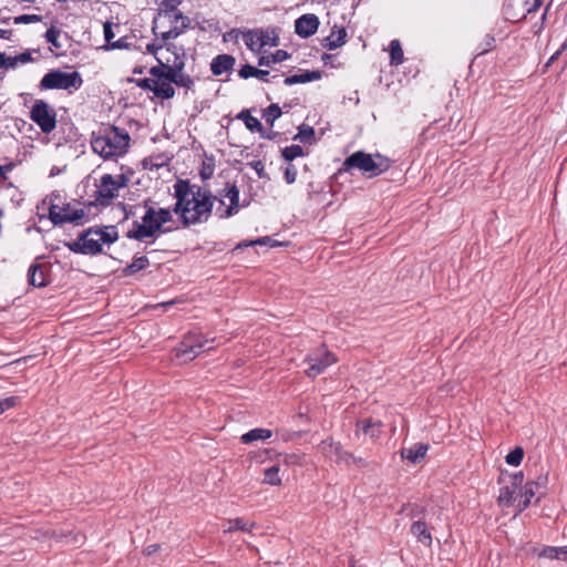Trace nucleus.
I'll use <instances>...</instances> for the list:
<instances>
[{
  "label": "nucleus",
  "instance_id": "f257e3e1",
  "mask_svg": "<svg viewBox=\"0 0 567 567\" xmlns=\"http://www.w3.org/2000/svg\"><path fill=\"white\" fill-rule=\"evenodd\" d=\"M174 197L173 212L185 227L207 221L216 199L209 190L183 179L174 184Z\"/></svg>",
  "mask_w": 567,
  "mask_h": 567
},
{
  "label": "nucleus",
  "instance_id": "f03ea898",
  "mask_svg": "<svg viewBox=\"0 0 567 567\" xmlns=\"http://www.w3.org/2000/svg\"><path fill=\"white\" fill-rule=\"evenodd\" d=\"M131 142L130 134L116 126H107L92 135L91 147L103 159H115L125 155Z\"/></svg>",
  "mask_w": 567,
  "mask_h": 567
},
{
  "label": "nucleus",
  "instance_id": "7ed1b4c3",
  "mask_svg": "<svg viewBox=\"0 0 567 567\" xmlns=\"http://www.w3.org/2000/svg\"><path fill=\"white\" fill-rule=\"evenodd\" d=\"M145 214L142 221H135L133 228L128 230L127 237L140 241H145L155 238L157 235L165 233L163 226L173 220V209L171 208H155L144 204Z\"/></svg>",
  "mask_w": 567,
  "mask_h": 567
},
{
  "label": "nucleus",
  "instance_id": "20e7f679",
  "mask_svg": "<svg viewBox=\"0 0 567 567\" xmlns=\"http://www.w3.org/2000/svg\"><path fill=\"white\" fill-rule=\"evenodd\" d=\"M118 238L114 226L91 227L68 244L71 251L83 255H97L102 252L103 245H111Z\"/></svg>",
  "mask_w": 567,
  "mask_h": 567
},
{
  "label": "nucleus",
  "instance_id": "39448f33",
  "mask_svg": "<svg viewBox=\"0 0 567 567\" xmlns=\"http://www.w3.org/2000/svg\"><path fill=\"white\" fill-rule=\"evenodd\" d=\"M347 168H358L369 177L377 176L384 172L389 165L381 155L372 156L364 152H355L344 161Z\"/></svg>",
  "mask_w": 567,
  "mask_h": 567
},
{
  "label": "nucleus",
  "instance_id": "423d86ee",
  "mask_svg": "<svg viewBox=\"0 0 567 567\" xmlns=\"http://www.w3.org/2000/svg\"><path fill=\"white\" fill-rule=\"evenodd\" d=\"M214 340H207L202 334L188 333L174 349L175 358L187 362L195 359L199 353L212 350Z\"/></svg>",
  "mask_w": 567,
  "mask_h": 567
},
{
  "label": "nucleus",
  "instance_id": "0eeeda50",
  "mask_svg": "<svg viewBox=\"0 0 567 567\" xmlns=\"http://www.w3.org/2000/svg\"><path fill=\"white\" fill-rule=\"evenodd\" d=\"M147 51L153 53L159 63V65H156L155 68H163L165 72L185 68V53L183 48H177L175 44L155 48L154 44H148Z\"/></svg>",
  "mask_w": 567,
  "mask_h": 567
},
{
  "label": "nucleus",
  "instance_id": "6e6552de",
  "mask_svg": "<svg viewBox=\"0 0 567 567\" xmlns=\"http://www.w3.org/2000/svg\"><path fill=\"white\" fill-rule=\"evenodd\" d=\"M82 78L79 72H63L52 70L48 72L40 81L42 90H78L82 85Z\"/></svg>",
  "mask_w": 567,
  "mask_h": 567
},
{
  "label": "nucleus",
  "instance_id": "1a4fd4ad",
  "mask_svg": "<svg viewBox=\"0 0 567 567\" xmlns=\"http://www.w3.org/2000/svg\"><path fill=\"white\" fill-rule=\"evenodd\" d=\"M128 183V178L124 174L113 176L105 174L101 177L100 184L96 186L95 200L100 205H107L118 195V190L124 188Z\"/></svg>",
  "mask_w": 567,
  "mask_h": 567
},
{
  "label": "nucleus",
  "instance_id": "9d476101",
  "mask_svg": "<svg viewBox=\"0 0 567 567\" xmlns=\"http://www.w3.org/2000/svg\"><path fill=\"white\" fill-rule=\"evenodd\" d=\"M86 214L83 208H75L71 204H54L50 203L49 218L54 225H62L66 223L80 225L83 223Z\"/></svg>",
  "mask_w": 567,
  "mask_h": 567
},
{
  "label": "nucleus",
  "instance_id": "9b49d317",
  "mask_svg": "<svg viewBox=\"0 0 567 567\" xmlns=\"http://www.w3.org/2000/svg\"><path fill=\"white\" fill-rule=\"evenodd\" d=\"M30 118L43 133H51L56 127V113L54 109L43 100H37L31 107Z\"/></svg>",
  "mask_w": 567,
  "mask_h": 567
},
{
  "label": "nucleus",
  "instance_id": "f8f14e48",
  "mask_svg": "<svg viewBox=\"0 0 567 567\" xmlns=\"http://www.w3.org/2000/svg\"><path fill=\"white\" fill-rule=\"evenodd\" d=\"M336 361L334 354L324 347H321L307 354L305 362L308 364V368L305 370V373L310 378H316Z\"/></svg>",
  "mask_w": 567,
  "mask_h": 567
},
{
  "label": "nucleus",
  "instance_id": "ddd939ff",
  "mask_svg": "<svg viewBox=\"0 0 567 567\" xmlns=\"http://www.w3.org/2000/svg\"><path fill=\"white\" fill-rule=\"evenodd\" d=\"M220 206L216 213L220 218H229L239 210V189L233 184L228 185L221 193L219 198Z\"/></svg>",
  "mask_w": 567,
  "mask_h": 567
},
{
  "label": "nucleus",
  "instance_id": "4468645a",
  "mask_svg": "<svg viewBox=\"0 0 567 567\" xmlns=\"http://www.w3.org/2000/svg\"><path fill=\"white\" fill-rule=\"evenodd\" d=\"M150 74L154 76L153 93L162 100H169L175 95V89L171 81L169 72H165L163 68H151Z\"/></svg>",
  "mask_w": 567,
  "mask_h": 567
},
{
  "label": "nucleus",
  "instance_id": "2eb2a0df",
  "mask_svg": "<svg viewBox=\"0 0 567 567\" xmlns=\"http://www.w3.org/2000/svg\"><path fill=\"white\" fill-rule=\"evenodd\" d=\"M547 484L546 476H539L536 481L527 482L524 488L520 491V496L518 501V512H523L532 502V498L537 496V502L540 499L542 489L545 488Z\"/></svg>",
  "mask_w": 567,
  "mask_h": 567
},
{
  "label": "nucleus",
  "instance_id": "dca6fc26",
  "mask_svg": "<svg viewBox=\"0 0 567 567\" xmlns=\"http://www.w3.org/2000/svg\"><path fill=\"white\" fill-rule=\"evenodd\" d=\"M319 449L327 458H330L336 463L350 465L351 461H355V456L352 453L344 451L340 443L327 440L320 444Z\"/></svg>",
  "mask_w": 567,
  "mask_h": 567
},
{
  "label": "nucleus",
  "instance_id": "f3484780",
  "mask_svg": "<svg viewBox=\"0 0 567 567\" xmlns=\"http://www.w3.org/2000/svg\"><path fill=\"white\" fill-rule=\"evenodd\" d=\"M166 16L169 18L173 25L169 28V30L162 33V39L165 42L172 39H176L184 32L186 28H188L189 24V19L184 17L177 10H166Z\"/></svg>",
  "mask_w": 567,
  "mask_h": 567
},
{
  "label": "nucleus",
  "instance_id": "a211bd4d",
  "mask_svg": "<svg viewBox=\"0 0 567 567\" xmlns=\"http://www.w3.org/2000/svg\"><path fill=\"white\" fill-rule=\"evenodd\" d=\"M318 27V17L312 13H307L296 20L295 32L301 38H309L317 32Z\"/></svg>",
  "mask_w": 567,
  "mask_h": 567
},
{
  "label": "nucleus",
  "instance_id": "6ab92c4d",
  "mask_svg": "<svg viewBox=\"0 0 567 567\" xmlns=\"http://www.w3.org/2000/svg\"><path fill=\"white\" fill-rule=\"evenodd\" d=\"M235 58L229 54H219L213 59L210 70L214 75H221L233 69Z\"/></svg>",
  "mask_w": 567,
  "mask_h": 567
},
{
  "label": "nucleus",
  "instance_id": "aec40b11",
  "mask_svg": "<svg viewBox=\"0 0 567 567\" xmlns=\"http://www.w3.org/2000/svg\"><path fill=\"white\" fill-rule=\"evenodd\" d=\"M427 450H429L427 444L416 443L410 447L402 449L401 456H402V458H406L411 463L416 464L424 458Z\"/></svg>",
  "mask_w": 567,
  "mask_h": 567
},
{
  "label": "nucleus",
  "instance_id": "412c9836",
  "mask_svg": "<svg viewBox=\"0 0 567 567\" xmlns=\"http://www.w3.org/2000/svg\"><path fill=\"white\" fill-rule=\"evenodd\" d=\"M411 534L422 545L430 547L432 545V535L427 525L423 520H415L411 526Z\"/></svg>",
  "mask_w": 567,
  "mask_h": 567
},
{
  "label": "nucleus",
  "instance_id": "4be33fe9",
  "mask_svg": "<svg viewBox=\"0 0 567 567\" xmlns=\"http://www.w3.org/2000/svg\"><path fill=\"white\" fill-rule=\"evenodd\" d=\"M322 78V73L320 71H303L300 74H293L290 76H287L284 80L285 85H293L298 83H307L312 81H318Z\"/></svg>",
  "mask_w": 567,
  "mask_h": 567
},
{
  "label": "nucleus",
  "instance_id": "5701e85b",
  "mask_svg": "<svg viewBox=\"0 0 567 567\" xmlns=\"http://www.w3.org/2000/svg\"><path fill=\"white\" fill-rule=\"evenodd\" d=\"M347 32L343 28L333 29L324 39L323 47L328 50H334L346 43Z\"/></svg>",
  "mask_w": 567,
  "mask_h": 567
},
{
  "label": "nucleus",
  "instance_id": "b1692460",
  "mask_svg": "<svg viewBox=\"0 0 567 567\" xmlns=\"http://www.w3.org/2000/svg\"><path fill=\"white\" fill-rule=\"evenodd\" d=\"M28 282L33 287H44L47 285L45 275L42 266L31 265L28 270Z\"/></svg>",
  "mask_w": 567,
  "mask_h": 567
},
{
  "label": "nucleus",
  "instance_id": "393cba45",
  "mask_svg": "<svg viewBox=\"0 0 567 567\" xmlns=\"http://www.w3.org/2000/svg\"><path fill=\"white\" fill-rule=\"evenodd\" d=\"M272 432L268 429H252L247 433L243 434L240 440L244 444H250L255 441H266L270 439Z\"/></svg>",
  "mask_w": 567,
  "mask_h": 567
},
{
  "label": "nucleus",
  "instance_id": "a878e982",
  "mask_svg": "<svg viewBox=\"0 0 567 567\" xmlns=\"http://www.w3.org/2000/svg\"><path fill=\"white\" fill-rule=\"evenodd\" d=\"M184 68H179L178 70H172L169 72L171 74V81L173 84L185 87L187 90L192 89L194 85L193 79L183 72Z\"/></svg>",
  "mask_w": 567,
  "mask_h": 567
},
{
  "label": "nucleus",
  "instance_id": "bb28decb",
  "mask_svg": "<svg viewBox=\"0 0 567 567\" xmlns=\"http://www.w3.org/2000/svg\"><path fill=\"white\" fill-rule=\"evenodd\" d=\"M538 556L548 559L567 560V546H545L543 547Z\"/></svg>",
  "mask_w": 567,
  "mask_h": 567
},
{
  "label": "nucleus",
  "instance_id": "cd10ccee",
  "mask_svg": "<svg viewBox=\"0 0 567 567\" xmlns=\"http://www.w3.org/2000/svg\"><path fill=\"white\" fill-rule=\"evenodd\" d=\"M358 431H362L372 440H377L381 433V422H373L371 420H363L357 424Z\"/></svg>",
  "mask_w": 567,
  "mask_h": 567
},
{
  "label": "nucleus",
  "instance_id": "c85d7f7f",
  "mask_svg": "<svg viewBox=\"0 0 567 567\" xmlns=\"http://www.w3.org/2000/svg\"><path fill=\"white\" fill-rule=\"evenodd\" d=\"M239 76L243 79L257 78L264 82H268L269 72L266 70L257 69L252 65L246 64L239 71Z\"/></svg>",
  "mask_w": 567,
  "mask_h": 567
},
{
  "label": "nucleus",
  "instance_id": "c756f323",
  "mask_svg": "<svg viewBox=\"0 0 567 567\" xmlns=\"http://www.w3.org/2000/svg\"><path fill=\"white\" fill-rule=\"evenodd\" d=\"M289 58V53L285 50H277L275 53L262 55L258 60L260 66H270L272 64L282 62Z\"/></svg>",
  "mask_w": 567,
  "mask_h": 567
},
{
  "label": "nucleus",
  "instance_id": "7c9ffc66",
  "mask_svg": "<svg viewBox=\"0 0 567 567\" xmlns=\"http://www.w3.org/2000/svg\"><path fill=\"white\" fill-rule=\"evenodd\" d=\"M262 31L257 32H248L245 35V43L246 45L255 51V50H261L264 47L267 45V41H262Z\"/></svg>",
  "mask_w": 567,
  "mask_h": 567
},
{
  "label": "nucleus",
  "instance_id": "2f4dec72",
  "mask_svg": "<svg viewBox=\"0 0 567 567\" xmlns=\"http://www.w3.org/2000/svg\"><path fill=\"white\" fill-rule=\"evenodd\" d=\"M238 118H240L246 127L251 131V132H261L262 131V124L260 123V121L250 115V113L248 111H241L238 115Z\"/></svg>",
  "mask_w": 567,
  "mask_h": 567
},
{
  "label": "nucleus",
  "instance_id": "473e14b6",
  "mask_svg": "<svg viewBox=\"0 0 567 567\" xmlns=\"http://www.w3.org/2000/svg\"><path fill=\"white\" fill-rule=\"evenodd\" d=\"M516 491L517 488H514L512 485L502 487L498 495V503L506 507L513 505L516 499Z\"/></svg>",
  "mask_w": 567,
  "mask_h": 567
},
{
  "label": "nucleus",
  "instance_id": "72a5a7b5",
  "mask_svg": "<svg viewBox=\"0 0 567 567\" xmlns=\"http://www.w3.org/2000/svg\"><path fill=\"white\" fill-rule=\"evenodd\" d=\"M150 265V260L146 256L136 257L130 265L124 268L125 275H134Z\"/></svg>",
  "mask_w": 567,
  "mask_h": 567
},
{
  "label": "nucleus",
  "instance_id": "f704fd0d",
  "mask_svg": "<svg viewBox=\"0 0 567 567\" xmlns=\"http://www.w3.org/2000/svg\"><path fill=\"white\" fill-rule=\"evenodd\" d=\"M390 59L392 65H400L403 62V50L399 40L390 42Z\"/></svg>",
  "mask_w": 567,
  "mask_h": 567
},
{
  "label": "nucleus",
  "instance_id": "c9c22d12",
  "mask_svg": "<svg viewBox=\"0 0 567 567\" xmlns=\"http://www.w3.org/2000/svg\"><path fill=\"white\" fill-rule=\"evenodd\" d=\"M255 526V523L245 520L243 518H236L235 520H229L227 528H225V532H233V530H243V532H250L252 527Z\"/></svg>",
  "mask_w": 567,
  "mask_h": 567
},
{
  "label": "nucleus",
  "instance_id": "e433bc0d",
  "mask_svg": "<svg viewBox=\"0 0 567 567\" xmlns=\"http://www.w3.org/2000/svg\"><path fill=\"white\" fill-rule=\"evenodd\" d=\"M264 483L272 485V486H278L281 484L278 465L271 466L265 471Z\"/></svg>",
  "mask_w": 567,
  "mask_h": 567
},
{
  "label": "nucleus",
  "instance_id": "4c0bfd02",
  "mask_svg": "<svg viewBox=\"0 0 567 567\" xmlns=\"http://www.w3.org/2000/svg\"><path fill=\"white\" fill-rule=\"evenodd\" d=\"M524 457V450L520 446H516L512 452H509L505 461L508 465L518 466Z\"/></svg>",
  "mask_w": 567,
  "mask_h": 567
},
{
  "label": "nucleus",
  "instance_id": "58836bf2",
  "mask_svg": "<svg viewBox=\"0 0 567 567\" xmlns=\"http://www.w3.org/2000/svg\"><path fill=\"white\" fill-rule=\"evenodd\" d=\"M281 154L286 161L291 162L295 158L303 155V148L300 145H291L285 147Z\"/></svg>",
  "mask_w": 567,
  "mask_h": 567
},
{
  "label": "nucleus",
  "instance_id": "ea45409f",
  "mask_svg": "<svg viewBox=\"0 0 567 567\" xmlns=\"http://www.w3.org/2000/svg\"><path fill=\"white\" fill-rule=\"evenodd\" d=\"M281 115V110L280 107L278 106V104H270L265 113H264V117L266 120L267 123H269L270 125L274 124V122L280 117Z\"/></svg>",
  "mask_w": 567,
  "mask_h": 567
},
{
  "label": "nucleus",
  "instance_id": "a19ab883",
  "mask_svg": "<svg viewBox=\"0 0 567 567\" xmlns=\"http://www.w3.org/2000/svg\"><path fill=\"white\" fill-rule=\"evenodd\" d=\"M279 462L288 466L300 465L302 462V455L297 453L280 454Z\"/></svg>",
  "mask_w": 567,
  "mask_h": 567
},
{
  "label": "nucleus",
  "instance_id": "79ce46f5",
  "mask_svg": "<svg viewBox=\"0 0 567 567\" xmlns=\"http://www.w3.org/2000/svg\"><path fill=\"white\" fill-rule=\"evenodd\" d=\"M60 35V30L55 29L54 27H51L45 32V40L51 43L54 48L60 49L61 44L58 41V38Z\"/></svg>",
  "mask_w": 567,
  "mask_h": 567
},
{
  "label": "nucleus",
  "instance_id": "37998d69",
  "mask_svg": "<svg viewBox=\"0 0 567 567\" xmlns=\"http://www.w3.org/2000/svg\"><path fill=\"white\" fill-rule=\"evenodd\" d=\"M130 82L132 83H135L136 86L143 89V90H148V91H152L153 92V85L155 84L154 83V76L151 75V78H145V79H130L128 80Z\"/></svg>",
  "mask_w": 567,
  "mask_h": 567
},
{
  "label": "nucleus",
  "instance_id": "c03bdc74",
  "mask_svg": "<svg viewBox=\"0 0 567 567\" xmlns=\"http://www.w3.org/2000/svg\"><path fill=\"white\" fill-rule=\"evenodd\" d=\"M19 402L18 396H8L4 399H0V414H2L4 411L16 406Z\"/></svg>",
  "mask_w": 567,
  "mask_h": 567
},
{
  "label": "nucleus",
  "instance_id": "a18cd8bd",
  "mask_svg": "<svg viewBox=\"0 0 567 567\" xmlns=\"http://www.w3.org/2000/svg\"><path fill=\"white\" fill-rule=\"evenodd\" d=\"M103 32H104V39L106 41L105 45H110L113 42V39L115 38L111 22L104 23Z\"/></svg>",
  "mask_w": 567,
  "mask_h": 567
},
{
  "label": "nucleus",
  "instance_id": "49530a36",
  "mask_svg": "<svg viewBox=\"0 0 567 567\" xmlns=\"http://www.w3.org/2000/svg\"><path fill=\"white\" fill-rule=\"evenodd\" d=\"M297 177V168L293 165H289L285 171V179L288 184L295 183Z\"/></svg>",
  "mask_w": 567,
  "mask_h": 567
},
{
  "label": "nucleus",
  "instance_id": "de8ad7c7",
  "mask_svg": "<svg viewBox=\"0 0 567 567\" xmlns=\"http://www.w3.org/2000/svg\"><path fill=\"white\" fill-rule=\"evenodd\" d=\"M249 245H260V246L270 245L271 247H275V246L279 245V243L274 240V239H271L268 236H265V237L258 238L255 241H251Z\"/></svg>",
  "mask_w": 567,
  "mask_h": 567
},
{
  "label": "nucleus",
  "instance_id": "09e8293b",
  "mask_svg": "<svg viewBox=\"0 0 567 567\" xmlns=\"http://www.w3.org/2000/svg\"><path fill=\"white\" fill-rule=\"evenodd\" d=\"M262 41H267V45L277 47L279 44V39L277 35H270L268 32L262 31Z\"/></svg>",
  "mask_w": 567,
  "mask_h": 567
},
{
  "label": "nucleus",
  "instance_id": "8fccbe9b",
  "mask_svg": "<svg viewBox=\"0 0 567 567\" xmlns=\"http://www.w3.org/2000/svg\"><path fill=\"white\" fill-rule=\"evenodd\" d=\"M512 486L514 488H522L523 482H524V474L523 472L515 473L513 475Z\"/></svg>",
  "mask_w": 567,
  "mask_h": 567
},
{
  "label": "nucleus",
  "instance_id": "3c124183",
  "mask_svg": "<svg viewBox=\"0 0 567 567\" xmlns=\"http://www.w3.org/2000/svg\"><path fill=\"white\" fill-rule=\"evenodd\" d=\"M123 48H127V43L123 39L113 41L110 45H104L105 50L123 49Z\"/></svg>",
  "mask_w": 567,
  "mask_h": 567
},
{
  "label": "nucleus",
  "instance_id": "603ef678",
  "mask_svg": "<svg viewBox=\"0 0 567 567\" xmlns=\"http://www.w3.org/2000/svg\"><path fill=\"white\" fill-rule=\"evenodd\" d=\"M16 60L18 61V64L19 63H21V64L28 63V62L32 61L31 53L30 52L20 53L18 55H16Z\"/></svg>",
  "mask_w": 567,
  "mask_h": 567
},
{
  "label": "nucleus",
  "instance_id": "864d4df0",
  "mask_svg": "<svg viewBox=\"0 0 567 567\" xmlns=\"http://www.w3.org/2000/svg\"><path fill=\"white\" fill-rule=\"evenodd\" d=\"M254 169L258 174L259 177H264L265 175V165L261 161L254 162L252 164Z\"/></svg>",
  "mask_w": 567,
  "mask_h": 567
},
{
  "label": "nucleus",
  "instance_id": "5fc2aeb1",
  "mask_svg": "<svg viewBox=\"0 0 567 567\" xmlns=\"http://www.w3.org/2000/svg\"><path fill=\"white\" fill-rule=\"evenodd\" d=\"M83 539H84L83 535L76 534V535L68 537L66 543L78 546L83 542Z\"/></svg>",
  "mask_w": 567,
  "mask_h": 567
},
{
  "label": "nucleus",
  "instance_id": "6e6d98bb",
  "mask_svg": "<svg viewBox=\"0 0 567 567\" xmlns=\"http://www.w3.org/2000/svg\"><path fill=\"white\" fill-rule=\"evenodd\" d=\"M182 0H163L162 4L167 10H176V7L181 3Z\"/></svg>",
  "mask_w": 567,
  "mask_h": 567
},
{
  "label": "nucleus",
  "instance_id": "4d7b16f0",
  "mask_svg": "<svg viewBox=\"0 0 567 567\" xmlns=\"http://www.w3.org/2000/svg\"><path fill=\"white\" fill-rule=\"evenodd\" d=\"M543 0H534L529 6L528 2H526V11L528 13L535 12L538 10V8L542 6Z\"/></svg>",
  "mask_w": 567,
  "mask_h": 567
},
{
  "label": "nucleus",
  "instance_id": "13d9d810",
  "mask_svg": "<svg viewBox=\"0 0 567 567\" xmlns=\"http://www.w3.org/2000/svg\"><path fill=\"white\" fill-rule=\"evenodd\" d=\"M6 64L4 68H16L18 65V61L16 60V56H7L4 54Z\"/></svg>",
  "mask_w": 567,
  "mask_h": 567
},
{
  "label": "nucleus",
  "instance_id": "bf43d9fd",
  "mask_svg": "<svg viewBox=\"0 0 567 567\" xmlns=\"http://www.w3.org/2000/svg\"><path fill=\"white\" fill-rule=\"evenodd\" d=\"M158 549H159V545L154 544V545L147 546L144 551L146 555H152V554L156 553Z\"/></svg>",
  "mask_w": 567,
  "mask_h": 567
},
{
  "label": "nucleus",
  "instance_id": "052dcab7",
  "mask_svg": "<svg viewBox=\"0 0 567 567\" xmlns=\"http://www.w3.org/2000/svg\"><path fill=\"white\" fill-rule=\"evenodd\" d=\"M351 464H354V465H357V466H359V467H364V466H367V462H365V460H364V458H362V457H357V456H355V461H351Z\"/></svg>",
  "mask_w": 567,
  "mask_h": 567
},
{
  "label": "nucleus",
  "instance_id": "680f3d73",
  "mask_svg": "<svg viewBox=\"0 0 567 567\" xmlns=\"http://www.w3.org/2000/svg\"><path fill=\"white\" fill-rule=\"evenodd\" d=\"M299 135L302 136V137L312 136L313 135V128L310 127L307 131H300Z\"/></svg>",
  "mask_w": 567,
  "mask_h": 567
},
{
  "label": "nucleus",
  "instance_id": "e2e57ef3",
  "mask_svg": "<svg viewBox=\"0 0 567 567\" xmlns=\"http://www.w3.org/2000/svg\"><path fill=\"white\" fill-rule=\"evenodd\" d=\"M11 168H12V165H11V164H9V165H7V166H0V174H1L3 177H6V173H7V172H9V171H11Z\"/></svg>",
  "mask_w": 567,
  "mask_h": 567
},
{
  "label": "nucleus",
  "instance_id": "0e129e2a",
  "mask_svg": "<svg viewBox=\"0 0 567 567\" xmlns=\"http://www.w3.org/2000/svg\"><path fill=\"white\" fill-rule=\"evenodd\" d=\"M143 163H144L145 167H147V166H150V167H153V166L159 167L161 166V164H154L152 158H145Z\"/></svg>",
  "mask_w": 567,
  "mask_h": 567
},
{
  "label": "nucleus",
  "instance_id": "69168bd1",
  "mask_svg": "<svg viewBox=\"0 0 567 567\" xmlns=\"http://www.w3.org/2000/svg\"><path fill=\"white\" fill-rule=\"evenodd\" d=\"M559 53H560V51H557L555 54H553V55L549 58V60H548V62H547V64H546V65L548 66L549 64H551V63L557 59V56L559 55Z\"/></svg>",
  "mask_w": 567,
  "mask_h": 567
},
{
  "label": "nucleus",
  "instance_id": "338daca9",
  "mask_svg": "<svg viewBox=\"0 0 567 567\" xmlns=\"http://www.w3.org/2000/svg\"><path fill=\"white\" fill-rule=\"evenodd\" d=\"M6 60H4V53H0V68H4Z\"/></svg>",
  "mask_w": 567,
  "mask_h": 567
},
{
  "label": "nucleus",
  "instance_id": "774afa93",
  "mask_svg": "<svg viewBox=\"0 0 567 567\" xmlns=\"http://www.w3.org/2000/svg\"><path fill=\"white\" fill-rule=\"evenodd\" d=\"M142 72H143V70H142V69H140V68H135V69H134V73H140V74H141Z\"/></svg>",
  "mask_w": 567,
  "mask_h": 567
}]
</instances>
